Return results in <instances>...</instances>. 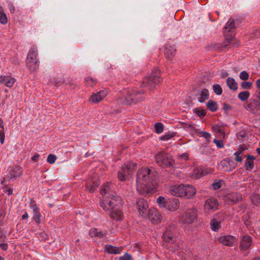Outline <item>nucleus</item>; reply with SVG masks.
Masks as SVG:
<instances>
[{"label": "nucleus", "mask_w": 260, "mask_h": 260, "mask_svg": "<svg viewBox=\"0 0 260 260\" xmlns=\"http://www.w3.org/2000/svg\"><path fill=\"white\" fill-rule=\"evenodd\" d=\"M158 173L154 168H142L137 173V187L140 193L152 194L156 191Z\"/></svg>", "instance_id": "f257e3e1"}, {"label": "nucleus", "mask_w": 260, "mask_h": 260, "mask_svg": "<svg viewBox=\"0 0 260 260\" xmlns=\"http://www.w3.org/2000/svg\"><path fill=\"white\" fill-rule=\"evenodd\" d=\"M113 185L110 182L104 183L100 189L102 196L101 206L105 211L114 209L116 207H121L123 202L121 197L117 196L113 190Z\"/></svg>", "instance_id": "f03ea898"}, {"label": "nucleus", "mask_w": 260, "mask_h": 260, "mask_svg": "<svg viewBox=\"0 0 260 260\" xmlns=\"http://www.w3.org/2000/svg\"><path fill=\"white\" fill-rule=\"evenodd\" d=\"M160 72L157 69L154 71L143 80L140 85L141 87H147L149 90H154L156 86L162 81V78L160 77Z\"/></svg>", "instance_id": "7ed1b4c3"}, {"label": "nucleus", "mask_w": 260, "mask_h": 260, "mask_svg": "<svg viewBox=\"0 0 260 260\" xmlns=\"http://www.w3.org/2000/svg\"><path fill=\"white\" fill-rule=\"evenodd\" d=\"M38 50L35 46L31 47L27 56V67L31 72L37 70L39 66V59L37 58Z\"/></svg>", "instance_id": "20e7f679"}, {"label": "nucleus", "mask_w": 260, "mask_h": 260, "mask_svg": "<svg viewBox=\"0 0 260 260\" xmlns=\"http://www.w3.org/2000/svg\"><path fill=\"white\" fill-rule=\"evenodd\" d=\"M155 160L157 164L159 166L164 165L168 168L174 167L175 161L172 158L168 157L167 154L164 152H160L155 156Z\"/></svg>", "instance_id": "39448f33"}, {"label": "nucleus", "mask_w": 260, "mask_h": 260, "mask_svg": "<svg viewBox=\"0 0 260 260\" xmlns=\"http://www.w3.org/2000/svg\"><path fill=\"white\" fill-rule=\"evenodd\" d=\"M244 108L254 115L260 114V101L257 99L251 98L246 105H244Z\"/></svg>", "instance_id": "423d86ee"}, {"label": "nucleus", "mask_w": 260, "mask_h": 260, "mask_svg": "<svg viewBox=\"0 0 260 260\" xmlns=\"http://www.w3.org/2000/svg\"><path fill=\"white\" fill-rule=\"evenodd\" d=\"M145 93L144 90L139 91H134L132 94L128 95L126 98V102L127 104H137L141 102L144 100V97L142 94Z\"/></svg>", "instance_id": "0eeeda50"}, {"label": "nucleus", "mask_w": 260, "mask_h": 260, "mask_svg": "<svg viewBox=\"0 0 260 260\" xmlns=\"http://www.w3.org/2000/svg\"><path fill=\"white\" fill-rule=\"evenodd\" d=\"M175 228L173 226L168 228L164 233L162 238L167 243H174L175 242L174 238V232Z\"/></svg>", "instance_id": "6e6552de"}, {"label": "nucleus", "mask_w": 260, "mask_h": 260, "mask_svg": "<svg viewBox=\"0 0 260 260\" xmlns=\"http://www.w3.org/2000/svg\"><path fill=\"white\" fill-rule=\"evenodd\" d=\"M144 217L147 218L149 220L154 221V222H158L161 221V215L155 209H150L146 212V216Z\"/></svg>", "instance_id": "1a4fd4ad"}, {"label": "nucleus", "mask_w": 260, "mask_h": 260, "mask_svg": "<svg viewBox=\"0 0 260 260\" xmlns=\"http://www.w3.org/2000/svg\"><path fill=\"white\" fill-rule=\"evenodd\" d=\"M136 203L140 213L142 216H146V212L148 210L147 202L144 199L141 198L138 199Z\"/></svg>", "instance_id": "9d476101"}, {"label": "nucleus", "mask_w": 260, "mask_h": 260, "mask_svg": "<svg viewBox=\"0 0 260 260\" xmlns=\"http://www.w3.org/2000/svg\"><path fill=\"white\" fill-rule=\"evenodd\" d=\"M15 82V79L10 76H0V83L8 87H12Z\"/></svg>", "instance_id": "9b49d317"}, {"label": "nucleus", "mask_w": 260, "mask_h": 260, "mask_svg": "<svg viewBox=\"0 0 260 260\" xmlns=\"http://www.w3.org/2000/svg\"><path fill=\"white\" fill-rule=\"evenodd\" d=\"M225 171L230 172L235 168L234 162L230 158L222 160L220 164Z\"/></svg>", "instance_id": "f8f14e48"}, {"label": "nucleus", "mask_w": 260, "mask_h": 260, "mask_svg": "<svg viewBox=\"0 0 260 260\" xmlns=\"http://www.w3.org/2000/svg\"><path fill=\"white\" fill-rule=\"evenodd\" d=\"M184 187L183 197H186L187 199H190L192 198L196 193V189L192 185L184 184Z\"/></svg>", "instance_id": "ddd939ff"}, {"label": "nucleus", "mask_w": 260, "mask_h": 260, "mask_svg": "<svg viewBox=\"0 0 260 260\" xmlns=\"http://www.w3.org/2000/svg\"><path fill=\"white\" fill-rule=\"evenodd\" d=\"M204 206L206 210H212L213 211H215L218 208V201L215 199H208L206 200Z\"/></svg>", "instance_id": "4468645a"}, {"label": "nucleus", "mask_w": 260, "mask_h": 260, "mask_svg": "<svg viewBox=\"0 0 260 260\" xmlns=\"http://www.w3.org/2000/svg\"><path fill=\"white\" fill-rule=\"evenodd\" d=\"M251 237L248 235L243 236L241 238L240 247L242 250H247L252 243Z\"/></svg>", "instance_id": "2eb2a0df"}, {"label": "nucleus", "mask_w": 260, "mask_h": 260, "mask_svg": "<svg viewBox=\"0 0 260 260\" xmlns=\"http://www.w3.org/2000/svg\"><path fill=\"white\" fill-rule=\"evenodd\" d=\"M22 172V168L18 166H15L13 168L10 170L8 177L10 179H13L15 177H19Z\"/></svg>", "instance_id": "dca6fc26"}, {"label": "nucleus", "mask_w": 260, "mask_h": 260, "mask_svg": "<svg viewBox=\"0 0 260 260\" xmlns=\"http://www.w3.org/2000/svg\"><path fill=\"white\" fill-rule=\"evenodd\" d=\"M121 207H116L114 209H110L109 211H111L110 216L112 218L116 220H120L122 219V212L120 210Z\"/></svg>", "instance_id": "f3484780"}, {"label": "nucleus", "mask_w": 260, "mask_h": 260, "mask_svg": "<svg viewBox=\"0 0 260 260\" xmlns=\"http://www.w3.org/2000/svg\"><path fill=\"white\" fill-rule=\"evenodd\" d=\"M235 238L231 235H226L220 237L219 238V242L221 243L225 246H231L235 242Z\"/></svg>", "instance_id": "a211bd4d"}, {"label": "nucleus", "mask_w": 260, "mask_h": 260, "mask_svg": "<svg viewBox=\"0 0 260 260\" xmlns=\"http://www.w3.org/2000/svg\"><path fill=\"white\" fill-rule=\"evenodd\" d=\"M184 184L175 185L170 190L171 194L173 196L183 197Z\"/></svg>", "instance_id": "6ab92c4d"}, {"label": "nucleus", "mask_w": 260, "mask_h": 260, "mask_svg": "<svg viewBox=\"0 0 260 260\" xmlns=\"http://www.w3.org/2000/svg\"><path fill=\"white\" fill-rule=\"evenodd\" d=\"M30 207L33 210L34 215L33 218L35 219V221L38 223H40V218H41V213H40L38 208L37 206V205L35 203L33 202H31Z\"/></svg>", "instance_id": "aec40b11"}, {"label": "nucleus", "mask_w": 260, "mask_h": 260, "mask_svg": "<svg viewBox=\"0 0 260 260\" xmlns=\"http://www.w3.org/2000/svg\"><path fill=\"white\" fill-rule=\"evenodd\" d=\"M122 247H118L111 245H106L105 246V251L110 254H119L122 251Z\"/></svg>", "instance_id": "412c9836"}, {"label": "nucleus", "mask_w": 260, "mask_h": 260, "mask_svg": "<svg viewBox=\"0 0 260 260\" xmlns=\"http://www.w3.org/2000/svg\"><path fill=\"white\" fill-rule=\"evenodd\" d=\"M226 199L233 204H236L242 200V197L240 193H232L226 196Z\"/></svg>", "instance_id": "4be33fe9"}, {"label": "nucleus", "mask_w": 260, "mask_h": 260, "mask_svg": "<svg viewBox=\"0 0 260 260\" xmlns=\"http://www.w3.org/2000/svg\"><path fill=\"white\" fill-rule=\"evenodd\" d=\"M189 127L192 129L199 137H203L205 138L207 142V143H209L210 142V140L211 139V135L206 132L204 131H198V129H196L192 125H189Z\"/></svg>", "instance_id": "5701e85b"}, {"label": "nucleus", "mask_w": 260, "mask_h": 260, "mask_svg": "<svg viewBox=\"0 0 260 260\" xmlns=\"http://www.w3.org/2000/svg\"><path fill=\"white\" fill-rule=\"evenodd\" d=\"M175 52L176 49L174 46H167L165 51V56L167 59L172 60L175 54Z\"/></svg>", "instance_id": "b1692460"}, {"label": "nucleus", "mask_w": 260, "mask_h": 260, "mask_svg": "<svg viewBox=\"0 0 260 260\" xmlns=\"http://www.w3.org/2000/svg\"><path fill=\"white\" fill-rule=\"evenodd\" d=\"M197 215V210L195 209L188 210L185 214L187 222H192Z\"/></svg>", "instance_id": "393cba45"}, {"label": "nucleus", "mask_w": 260, "mask_h": 260, "mask_svg": "<svg viewBox=\"0 0 260 260\" xmlns=\"http://www.w3.org/2000/svg\"><path fill=\"white\" fill-rule=\"evenodd\" d=\"M179 200L178 198H174L171 199L170 203L167 205V208L169 210L175 211L179 207Z\"/></svg>", "instance_id": "a878e982"}, {"label": "nucleus", "mask_w": 260, "mask_h": 260, "mask_svg": "<svg viewBox=\"0 0 260 260\" xmlns=\"http://www.w3.org/2000/svg\"><path fill=\"white\" fill-rule=\"evenodd\" d=\"M255 157L253 155H248L247 156V159L245 160V168L246 170L249 171L251 170L254 167V162L253 160L255 159Z\"/></svg>", "instance_id": "bb28decb"}, {"label": "nucleus", "mask_w": 260, "mask_h": 260, "mask_svg": "<svg viewBox=\"0 0 260 260\" xmlns=\"http://www.w3.org/2000/svg\"><path fill=\"white\" fill-rule=\"evenodd\" d=\"M226 84L229 88L231 90H236L238 89V84L233 78H228L226 79Z\"/></svg>", "instance_id": "cd10ccee"}, {"label": "nucleus", "mask_w": 260, "mask_h": 260, "mask_svg": "<svg viewBox=\"0 0 260 260\" xmlns=\"http://www.w3.org/2000/svg\"><path fill=\"white\" fill-rule=\"evenodd\" d=\"M209 94L208 90L204 88L201 91V95L198 98V101L200 103L204 102L206 100L209 99Z\"/></svg>", "instance_id": "c85d7f7f"}, {"label": "nucleus", "mask_w": 260, "mask_h": 260, "mask_svg": "<svg viewBox=\"0 0 260 260\" xmlns=\"http://www.w3.org/2000/svg\"><path fill=\"white\" fill-rule=\"evenodd\" d=\"M207 108L211 112H215L218 108L217 104L216 102L210 100L206 104Z\"/></svg>", "instance_id": "c756f323"}, {"label": "nucleus", "mask_w": 260, "mask_h": 260, "mask_svg": "<svg viewBox=\"0 0 260 260\" xmlns=\"http://www.w3.org/2000/svg\"><path fill=\"white\" fill-rule=\"evenodd\" d=\"M226 44L219 43H212L208 46V49L211 50H221L223 48L226 47Z\"/></svg>", "instance_id": "7c9ffc66"}, {"label": "nucleus", "mask_w": 260, "mask_h": 260, "mask_svg": "<svg viewBox=\"0 0 260 260\" xmlns=\"http://www.w3.org/2000/svg\"><path fill=\"white\" fill-rule=\"evenodd\" d=\"M210 225L213 231H217L220 228V222L216 218H213L210 221Z\"/></svg>", "instance_id": "2f4dec72"}, {"label": "nucleus", "mask_w": 260, "mask_h": 260, "mask_svg": "<svg viewBox=\"0 0 260 260\" xmlns=\"http://www.w3.org/2000/svg\"><path fill=\"white\" fill-rule=\"evenodd\" d=\"M96 182L95 180L92 181V182H88L86 185V189L87 190L90 192H94L96 190Z\"/></svg>", "instance_id": "473e14b6"}, {"label": "nucleus", "mask_w": 260, "mask_h": 260, "mask_svg": "<svg viewBox=\"0 0 260 260\" xmlns=\"http://www.w3.org/2000/svg\"><path fill=\"white\" fill-rule=\"evenodd\" d=\"M204 175V172L201 168H197L194 169L192 174V176L196 178H199Z\"/></svg>", "instance_id": "72a5a7b5"}, {"label": "nucleus", "mask_w": 260, "mask_h": 260, "mask_svg": "<svg viewBox=\"0 0 260 260\" xmlns=\"http://www.w3.org/2000/svg\"><path fill=\"white\" fill-rule=\"evenodd\" d=\"M250 96L248 91H244L240 92L238 95V98L243 102L246 101Z\"/></svg>", "instance_id": "f704fd0d"}, {"label": "nucleus", "mask_w": 260, "mask_h": 260, "mask_svg": "<svg viewBox=\"0 0 260 260\" xmlns=\"http://www.w3.org/2000/svg\"><path fill=\"white\" fill-rule=\"evenodd\" d=\"M193 112L196 113L201 119L203 118L206 115V110H200V108L193 109Z\"/></svg>", "instance_id": "c9c22d12"}, {"label": "nucleus", "mask_w": 260, "mask_h": 260, "mask_svg": "<svg viewBox=\"0 0 260 260\" xmlns=\"http://www.w3.org/2000/svg\"><path fill=\"white\" fill-rule=\"evenodd\" d=\"M157 203L161 208H167V203L166 202V199L163 197H159L157 199Z\"/></svg>", "instance_id": "e433bc0d"}, {"label": "nucleus", "mask_w": 260, "mask_h": 260, "mask_svg": "<svg viewBox=\"0 0 260 260\" xmlns=\"http://www.w3.org/2000/svg\"><path fill=\"white\" fill-rule=\"evenodd\" d=\"M251 200L253 204L259 205L260 204V194L257 193L253 194L251 197Z\"/></svg>", "instance_id": "4c0bfd02"}, {"label": "nucleus", "mask_w": 260, "mask_h": 260, "mask_svg": "<svg viewBox=\"0 0 260 260\" xmlns=\"http://www.w3.org/2000/svg\"><path fill=\"white\" fill-rule=\"evenodd\" d=\"M121 170L125 174L127 177L128 175L130 174L131 172L132 171V168L131 165H124L121 167Z\"/></svg>", "instance_id": "58836bf2"}, {"label": "nucleus", "mask_w": 260, "mask_h": 260, "mask_svg": "<svg viewBox=\"0 0 260 260\" xmlns=\"http://www.w3.org/2000/svg\"><path fill=\"white\" fill-rule=\"evenodd\" d=\"M154 128L156 133L160 134L164 131V125L161 123L157 122L155 124Z\"/></svg>", "instance_id": "ea45409f"}, {"label": "nucleus", "mask_w": 260, "mask_h": 260, "mask_svg": "<svg viewBox=\"0 0 260 260\" xmlns=\"http://www.w3.org/2000/svg\"><path fill=\"white\" fill-rule=\"evenodd\" d=\"M235 28V21L233 19L231 18L230 20L226 24L224 28L226 29H229V31Z\"/></svg>", "instance_id": "a19ab883"}, {"label": "nucleus", "mask_w": 260, "mask_h": 260, "mask_svg": "<svg viewBox=\"0 0 260 260\" xmlns=\"http://www.w3.org/2000/svg\"><path fill=\"white\" fill-rule=\"evenodd\" d=\"M213 90H214V92H215V93H216L217 95H221L222 93V88L221 87V86L219 84H214L213 86Z\"/></svg>", "instance_id": "79ce46f5"}, {"label": "nucleus", "mask_w": 260, "mask_h": 260, "mask_svg": "<svg viewBox=\"0 0 260 260\" xmlns=\"http://www.w3.org/2000/svg\"><path fill=\"white\" fill-rule=\"evenodd\" d=\"M176 135V133L168 132L166 133L164 136L160 137L161 140H168L171 138L174 137Z\"/></svg>", "instance_id": "37998d69"}, {"label": "nucleus", "mask_w": 260, "mask_h": 260, "mask_svg": "<svg viewBox=\"0 0 260 260\" xmlns=\"http://www.w3.org/2000/svg\"><path fill=\"white\" fill-rule=\"evenodd\" d=\"M0 22L5 24L7 22V18L6 14L2 12V8L0 7Z\"/></svg>", "instance_id": "c03bdc74"}, {"label": "nucleus", "mask_w": 260, "mask_h": 260, "mask_svg": "<svg viewBox=\"0 0 260 260\" xmlns=\"http://www.w3.org/2000/svg\"><path fill=\"white\" fill-rule=\"evenodd\" d=\"M108 91L106 89H103L99 91V102L103 100L107 95Z\"/></svg>", "instance_id": "a18cd8bd"}, {"label": "nucleus", "mask_w": 260, "mask_h": 260, "mask_svg": "<svg viewBox=\"0 0 260 260\" xmlns=\"http://www.w3.org/2000/svg\"><path fill=\"white\" fill-rule=\"evenodd\" d=\"M212 129L216 133H218L221 135L222 138H224L225 134V133L217 125H214L212 126Z\"/></svg>", "instance_id": "49530a36"}, {"label": "nucleus", "mask_w": 260, "mask_h": 260, "mask_svg": "<svg viewBox=\"0 0 260 260\" xmlns=\"http://www.w3.org/2000/svg\"><path fill=\"white\" fill-rule=\"evenodd\" d=\"M241 87L244 89H250L252 87V83L243 81L241 84Z\"/></svg>", "instance_id": "de8ad7c7"}, {"label": "nucleus", "mask_w": 260, "mask_h": 260, "mask_svg": "<svg viewBox=\"0 0 260 260\" xmlns=\"http://www.w3.org/2000/svg\"><path fill=\"white\" fill-rule=\"evenodd\" d=\"M56 159V156L55 155L50 154L47 157V162L50 164H53L55 162Z\"/></svg>", "instance_id": "09e8293b"}, {"label": "nucleus", "mask_w": 260, "mask_h": 260, "mask_svg": "<svg viewBox=\"0 0 260 260\" xmlns=\"http://www.w3.org/2000/svg\"><path fill=\"white\" fill-rule=\"evenodd\" d=\"M239 77L241 79L246 81L249 78V74L245 71H243L240 73Z\"/></svg>", "instance_id": "8fccbe9b"}, {"label": "nucleus", "mask_w": 260, "mask_h": 260, "mask_svg": "<svg viewBox=\"0 0 260 260\" xmlns=\"http://www.w3.org/2000/svg\"><path fill=\"white\" fill-rule=\"evenodd\" d=\"M213 143L216 144V146L218 148H222L224 147V144L222 140H218L216 139H215L213 140Z\"/></svg>", "instance_id": "3c124183"}, {"label": "nucleus", "mask_w": 260, "mask_h": 260, "mask_svg": "<svg viewBox=\"0 0 260 260\" xmlns=\"http://www.w3.org/2000/svg\"><path fill=\"white\" fill-rule=\"evenodd\" d=\"M118 178L120 181H124L126 180L127 177L126 176L125 174H124L121 170H120L118 173Z\"/></svg>", "instance_id": "603ef678"}, {"label": "nucleus", "mask_w": 260, "mask_h": 260, "mask_svg": "<svg viewBox=\"0 0 260 260\" xmlns=\"http://www.w3.org/2000/svg\"><path fill=\"white\" fill-rule=\"evenodd\" d=\"M223 106L222 109L223 110L224 113L227 114L228 111L232 110V106L229 104L225 103H223Z\"/></svg>", "instance_id": "864d4df0"}, {"label": "nucleus", "mask_w": 260, "mask_h": 260, "mask_svg": "<svg viewBox=\"0 0 260 260\" xmlns=\"http://www.w3.org/2000/svg\"><path fill=\"white\" fill-rule=\"evenodd\" d=\"M85 82L86 85L89 86H93L95 84V82L90 77L86 78L85 79Z\"/></svg>", "instance_id": "5fc2aeb1"}, {"label": "nucleus", "mask_w": 260, "mask_h": 260, "mask_svg": "<svg viewBox=\"0 0 260 260\" xmlns=\"http://www.w3.org/2000/svg\"><path fill=\"white\" fill-rule=\"evenodd\" d=\"M119 260H133V259L130 254L125 253L123 256L119 257Z\"/></svg>", "instance_id": "6e6d98bb"}, {"label": "nucleus", "mask_w": 260, "mask_h": 260, "mask_svg": "<svg viewBox=\"0 0 260 260\" xmlns=\"http://www.w3.org/2000/svg\"><path fill=\"white\" fill-rule=\"evenodd\" d=\"M98 93H93L90 98H89V100L90 102L93 103H96L98 102Z\"/></svg>", "instance_id": "4d7b16f0"}, {"label": "nucleus", "mask_w": 260, "mask_h": 260, "mask_svg": "<svg viewBox=\"0 0 260 260\" xmlns=\"http://www.w3.org/2000/svg\"><path fill=\"white\" fill-rule=\"evenodd\" d=\"M242 154V152H240V150L235 152L234 155H236L235 160L237 161L241 162L242 161V156H240V154Z\"/></svg>", "instance_id": "13d9d810"}, {"label": "nucleus", "mask_w": 260, "mask_h": 260, "mask_svg": "<svg viewBox=\"0 0 260 260\" xmlns=\"http://www.w3.org/2000/svg\"><path fill=\"white\" fill-rule=\"evenodd\" d=\"M221 181L219 180L218 182H215L212 184V186L214 190H217L221 187Z\"/></svg>", "instance_id": "bf43d9fd"}, {"label": "nucleus", "mask_w": 260, "mask_h": 260, "mask_svg": "<svg viewBox=\"0 0 260 260\" xmlns=\"http://www.w3.org/2000/svg\"><path fill=\"white\" fill-rule=\"evenodd\" d=\"M5 135L4 131L0 130V142L1 144H3L5 141Z\"/></svg>", "instance_id": "052dcab7"}, {"label": "nucleus", "mask_w": 260, "mask_h": 260, "mask_svg": "<svg viewBox=\"0 0 260 260\" xmlns=\"http://www.w3.org/2000/svg\"><path fill=\"white\" fill-rule=\"evenodd\" d=\"M89 235L91 237H96L98 236V230L96 229H91L89 231Z\"/></svg>", "instance_id": "680f3d73"}, {"label": "nucleus", "mask_w": 260, "mask_h": 260, "mask_svg": "<svg viewBox=\"0 0 260 260\" xmlns=\"http://www.w3.org/2000/svg\"><path fill=\"white\" fill-rule=\"evenodd\" d=\"M4 192L5 193L8 194V195H11L13 193V189L12 188H4Z\"/></svg>", "instance_id": "e2e57ef3"}, {"label": "nucleus", "mask_w": 260, "mask_h": 260, "mask_svg": "<svg viewBox=\"0 0 260 260\" xmlns=\"http://www.w3.org/2000/svg\"><path fill=\"white\" fill-rule=\"evenodd\" d=\"M8 245L7 243H0V248L4 250H6L8 249Z\"/></svg>", "instance_id": "0e129e2a"}, {"label": "nucleus", "mask_w": 260, "mask_h": 260, "mask_svg": "<svg viewBox=\"0 0 260 260\" xmlns=\"http://www.w3.org/2000/svg\"><path fill=\"white\" fill-rule=\"evenodd\" d=\"M39 157H40V155L38 153H36L31 157V160L33 161H37L39 160Z\"/></svg>", "instance_id": "69168bd1"}, {"label": "nucleus", "mask_w": 260, "mask_h": 260, "mask_svg": "<svg viewBox=\"0 0 260 260\" xmlns=\"http://www.w3.org/2000/svg\"><path fill=\"white\" fill-rule=\"evenodd\" d=\"M245 219L246 220L244 221V224L247 227H248L250 225V221H249L247 215L245 216Z\"/></svg>", "instance_id": "338daca9"}, {"label": "nucleus", "mask_w": 260, "mask_h": 260, "mask_svg": "<svg viewBox=\"0 0 260 260\" xmlns=\"http://www.w3.org/2000/svg\"><path fill=\"white\" fill-rule=\"evenodd\" d=\"M0 127L2 128L1 130H3L4 131V123L3 122V120L1 118H0Z\"/></svg>", "instance_id": "774afa93"}]
</instances>
